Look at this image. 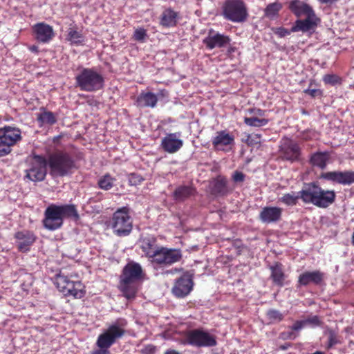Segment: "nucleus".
I'll use <instances>...</instances> for the list:
<instances>
[{"label":"nucleus","mask_w":354,"mask_h":354,"mask_svg":"<svg viewBox=\"0 0 354 354\" xmlns=\"http://www.w3.org/2000/svg\"><path fill=\"white\" fill-rule=\"evenodd\" d=\"M192 287L193 281L191 276L184 274L176 281L172 292L177 297H184L191 292Z\"/></svg>","instance_id":"obj_18"},{"label":"nucleus","mask_w":354,"mask_h":354,"mask_svg":"<svg viewBox=\"0 0 354 354\" xmlns=\"http://www.w3.org/2000/svg\"><path fill=\"white\" fill-rule=\"evenodd\" d=\"M280 153L283 159L294 162L299 159L301 149L297 142L286 138L280 146Z\"/></svg>","instance_id":"obj_13"},{"label":"nucleus","mask_w":354,"mask_h":354,"mask_svg":"<svg viewBox=\"0 0 354 354\" xmlns=\"http://www.w3.org/2000/svg\"><path fill=\"white\" fill-rule=\"evenodd\" d=\"M290 10L298 17L315 15V11L308 4L300 0H292L289 3Z\"/></svg>","instance_id":"obj_22"},{"label":"nucleus","mask_w":354,"mask_h":354,"mask_svg":"<svg viewBox=\"0 0 354 354\" xmlns=\"http://www.w3.org/2000/svg\"><path fill=\"white\" fill-rule=\"evenodd\" d=\"M270 269L271 270L270 277L273 283L278 286H283L286 276L283 270L282 265L277 263L271 266Z\"/></svg>","instance_id":"obj_27"},{"label":"nucleus","mask_w":354,"mask_h":354,"mask_svg":"<svg viewBox=\"0 0 354 354\" xmlns=\"http://www.w3.org/2000/svg\"><path fill=\"white\" fill-rule=\"evenodd\" d=\"M338 343V340L336 335L334 333L330 332L328 337V347L331 348Z\"/></svg>","instance_id":"obj_48"},{"label":"nucleus","mask_w":354,"mask_h":354,"mask_svg":"<svg viewBox=\"0 0 354 354\" xmlns=\"http://www.w3.org/2000/svg\"><path fill=\"white\" fill-rule=\"evenodd\" d=\"M266 317L270 323H277L283 319L284 315L278 310L269 309L266 312Z\"/></svg>","instance_id":"obj_39"},{"label":"nucleus","mask_w":354,"mask_h":354,"mask_svg":"<svg viewBox=\"0 0 354 354\" xmlns=\"http://www.w3.org/2000/svg\"><path fill=\"white\" fill-rule=\"evenodd\" d=\"M323 279V273L315 270L313 272H305L299 275V283L301 286H307L310 283L319 284Z\"/></svg>","instance_id":"obj_25"},{"label":"nucleus","mask_w":354,"mask_h":354,"mask_svg":"<svg viewBox=\"0 0 354 354\" xmlns=\"http://www.w3.org/2000/svg\"><path fill=\"white\" fill-rule=\"evenodd\" d=\"M140 247L146 257L151 260L160 248L157 245L156 239L153 236L143 238L141 241Z\"/></svg>","instance_id":"obj_24"},{"label":"nucleus","mask_w":354,"mask_h":354,"mask_svg":"<svg viewBox=\"0 0 354 354\" xmlns=\"http://www.w3.org/2000/svg\"><path fill=\"white\" fill-rule=\"evenodd\" d=\"M329 158L330 154L326 151L316 152L311 156L310 162L312 165L324 169L326 168Z\"/></svg>","instance_id":"obj_30"},{"label":"nucleus","mask_w":354,"mask_h":354,"mask_svg":"<svg viewBox=\"0 0 354 354\" xmlns=\"http://www.w3.org/2000/svg\"><path fill=\"white\" fill-rule=\"evenodd\" d=\"M338 1L339 0H319V1L321 3H324V4H333Z\"/></svg>","instance_id":"obj_55"},{"label":"nucleus","mask_w":354,"mask_h":354,"mask_svg":"<svg viewBox=\"0 0 354 354\" xmlns=\"http://www.w3.org/2000/svg\"><path fill=\"white\" fill-rule=\"evenodd\" d=\"M181 258L180 250L160 247L151 261L160 266H169L180 261Z\"/></svg>","instance_id":"obj_10"},{"label":"nucleus","mask_w":354,"mask_h":354,"mask_svg":"<svg viewBox=\"0 0 354 354\" xmlns=\"http://www.w3.org/2000/svg\"><path fill=\"white\" fill-rule=\"evenodd\" d=\"M127 326V322L124 318H119L110 324L97 337L95 343L97 348L91 354H111L109 348L124 335Z\"/></svg>","instance_id":"obj_1"},{"label":"nucleus","mask_w":354,"mask_h":354,"mask_svg":"<svg viewBox=\"0 0 354 354\" xmlns=\"http://www.w3.org/2000/svg\"><path fill=\"white\" fill-rule=\"evenodd\" d=\"M301 190L297 192H291L283 195L279 198V201L286 205L292 206L297 204L299 198L301 199Z\"/></svg>","instance_id":"obj_32"},{"label":"nucleus","mask_w":354,"mask_h":354,"mask_svg":"<svg viewBox=\"0 0 354 354\" xmlns=\"http://www.w3.org/2000/svg\"><path fill=\"white\" fill-rule=\"evenodd\" d=\"M313 354H324V353L323 352H321V351H316V352H315Z\"/></svg>","instance_id":"obj_58"},{"label":"nucleus","mask_w":354,"mask_h":354,"mask_svg":"<svg viewBox=\"0 0 354 354\" xmlns=\"http://www.w3.org/2000/svg\"><path fill=\"white\" fill-rule=\"evenodd\" d=\"M142 277V269L139 263L131 262L125 266L120 277V288L126 298L135 297Z\"/></svg>","instance_id":"obj_3"},{"label":"nucleus","mask_w":354,"mask_h":354,"mask_svg":"<svg viewBox=\"0 0 354 354\" xmlns=\"http://www.w3.org/2000/svg\"><path fill=\"white\" fill-rule=\"evenodd\" d=\"M110 226L113 233L118 236L129 235L133 228V220L129 215V209L123 207L117 209L110 221Z\"/></svg>","instance_id":"obj_7"},{"label":"nucleus","mask_w":354,"mask_h":354,"mask_svg":"<svg viewBox=\"0 0 354 354\" xmlns=\"http://www.w3.org/2000/svg\"><path fill=\"white\" fill-rule=\"evenodd\" d=\"M319 19L316 15L306 17L305 19H298L295 21V24L292 27V32H306L314 28L319 22Z\"/></svg>","instance_id":"obj_21"},{"label":"nucleus","mask_w":354,"mask_h":354,"mask_svg":"<svg viewBox=\"0 0 354 354\" xmlns=\"http://www.w3.org/2000/svg\"><path fill=\"white\" fill-rule=\"evenodd\" d=\"M244 122L250 127H260L266 126L268 123V120L266 118L260 119L257 116L245 117L244 118Z\"/></svg>","instance_id":"obj_36"},{"label":"nucleus","mask_w":354,"mask_h":354,"mask_svg":"<svg viewBox=\"0 0 354 354\" xmlns=\"http://www.w3.org/2000/svg\"><path fill=\"white\" fill-rule=\"evenodd\" d=\"M146 37L147 31L144 28H138L134 32V39L138 41H144Z\"/></svg>","instance_id":"obj_41"},{"label":"nucleus","mask_w":354,"mask_h":354,"mask_svg":"<svg viewBox=\"0 0 354 354\" xmlns=\"http://www.w3.org/2000/svg\"><path fill=\"white\" fill-rule=\"evenodd\" d=\"M223 17L234 23L245 21L248 17L246 6L241 0H226L222 6Z\"/></svg>","instance_id":"obj_8"},{"label":"nucleus","mask_w":354,"mask_h":354,"mask_svg":"<svg viewBox=\"0 0 354 354\" xmlns=\"http://www.w3.org/2000/svg\"><path fill=\"white\" fill-rule=\"evenodd\" d=\"M115 180V178L106 174L99 178L97 184L100 189L109 190L113 187Z\"/></svg>","instance_id":"obj_34"},{"label":"nucleus","mask_w":354,"mask_h":354,"mask_svg":"<svg viewBox=\"0 0 354 354\" xmlns=\"http://www.w3.org/2000/svg\"><path fill=\"white\" fill-rule=\"evenodd\" d=\"M47 165L49 166V174L53 178L70 175L76 168L73 157L64 151H57L50 153L48 158Z\"/></svg>","instance_id":"obj_5"},{"label":"nucleus","mask_w":354,"mask_h":354,"mask_svg":"<svg viewBox=\"0 0 354 354\" xmlns=\"http://www.w3.org/2000/svg\"><path fill=\"white\" fill-rule=\"evenodd\" d=\"M261 134H252L248 135L247 138V143L248 145H254L261 142Z\"/></svg>","instance_id":"obj_43"},{"label":"nucleus","mask_w":354,"mask_h":354,"mask_svg":"<svg viewBox=\"0 0 354 354\" xmlns=\"http://www.w3.org/2000/svg\"><path fill=\"white\" fill-rule=\"evenodd\" d=\"M37 119L43 124H54L57 122L56 117L53 112L43 111L38 114Z\"/></svg>","instance_id":"obj_35"},{"label":"nucleus","mask_w":354,"mask_h":354,"mask_svg":"<svg viewBox=\"0 0 354 354\" xmlns=\"http://www.w3.org/2000/svg\"><path fill=\"white\" fill-rule=\"evenodd\" d=\"M64 295H71L75 298H81L84 296L83 285L79 281H71L68 287H66V292H63Z\"/></svg>","instance_id":"obj_31"},{"label":"nucleus","mask_w":354,"mask_h":354,"mask_svg":"<svg viewBox=\"0 0 354 354\" xmlns=\"http://www.w3.org/2000/svg\"><path fill=\"white\" fill-rule=\"evenodd\" d=\"M306 325L304 320L297 321L291 327L292 330H299Z\"/></svg>","instance_id":"obj_50"},{"label":"nucleus","mask_w":354,"mask_h":354,"mask_svg":"<svg viewBox=\"0 0 354 354\" xmlns=\"http://www.w3.org/2000/svg\"><path fill=\"white\" fill-rule=\"evenodd\" d=\"M194 189L190 186L181 185L175 189L173 197L177 202H183L194 195Z\"/></svg>","instance_id":"obj_28"},{"label":"nucleus","mask_w":354,"mask_h":354,"mask_svg":"<svg viewBox=\"0 0 354 354\" xmlns=\"http://www.w3.org/2000/svg\"><path fill=\"white\" fill-rule=\"evenodd\" d=\"M33 30L37 40L41 43H48L55 37L53 27L44 22L35 24Z\"/></svg>","instance_id":"obj_20"},{"label":"nucleus","mask_w":354,"mask_h":354,"mask_svg":"<svg viewBox=\"0 0 354 354\" xmlns=\"http://www.w3.org/2000/svg\"><path fill=\"white\" fill-rule=\"evenodd\" d=\"M141 354H155V347L148 345L141 350Z\"/></svg>","instance_id":"obj_51"},{"label":"nucleus","mask_w":354,"mask_h":354,"mask_svg":"<svg viewBox=\"0 0 354 354\" xmlns=\"http://www.w3.org/2000/svg\"><path fill=\"white\" fill-rule=\"evenodd\" d=\"M67 39L73 44H81L84 41L82 34L74 27L68 29Z\"/></svg>","instance_id":"obj_33"},{"label":"nucleus","mask_w":354,"mask_h":354,"mask_svg":"<svg viewBox=\"0 0 354 354\" xmlns=\"http://www.w3.org/2000/svg\"><path fill=\"white\" fill-rule=\"evenodd\" d=\"M165 354H180V353H179L178 352L176 351L171 350V351H167L165 353Z\"/></svg>","instance_id":"obj_57"},{"label":"nucleus","mask_w":354,"mask_h":354,"mask_svg":"<svg viewBox=\"0 0 354 354\" xmlns=\"http://www.w3.org/2000/svg\"><path fill=\"white\" fill-rule=\"evenodd\" d=\"M158 102L157 96L151 93L147 92L141 93L137 99L138 106L141 107H151L156 106Z\"/></svg>","instance_id":"obj_29"},{"label":"nucleus","mask_w":354,"mask_h":354,"mask_svg":"<svg viewBox=\"0 0 354 354\" xmlns=\"http://www.w3.org/2000/svg\"><path fill=\"white\" fill-rule=\"evenodd\" d=\"M187 339L189 344L198 347H210L216 344V339L213 335L199 329L189 331Z\"/></svg>","instance_id":"obj_11"},{"label":"nucleus","mask_w":354,"mask_h":354,"mask_svg":"<svg viewBox=\"0 0 354 354\" xmlns=\"http://www.w3.org/2000/svg\"><path fill=\"white\" fill-rule=\"evenodd\" d=\"M301 196L305 203L326 208L335 201V193L334 191L324 190L315 183H309L302 188Z\"/></svg>","instance_id":"obj_4"},{"label":"nucleus","mask_w":354,"mask_h":354,"mask_svg":"<svg viewBox=\"0 0 354 354\" xmlns=\"http://www.w3.org/2000/svg\"><path fill=\"white\" fill-rule=\"evenodd\" d=\"M78 214L75 205H50L45 210L43 225L48 230L54 231L60 228L63 225L64 218H78Z\"/></svg>","instance_id":"obj_2"},{"label":"nucleus","mask_w":354,"mask_h":354,"mask_svg":"<svg viewBox=\"0 0 354 354\" xmlns=\"http://www.w3.org/2000/svg\"><path fill=\"white\" fill-rule=\"evenodd\" d=\"M76 86L81 91L93 92L101 89L104 85L102 75L93 68H83L75 76Z\"/></svg>","instance_id":"obj_6"},{"label":"nucleus","mask_w":354,"mask_h":354,"mask_svg":"<svg viewBox=\"0 0 354 354\" xmlns=\"http://www.w3.org/2000/svg\"><path fill=\"white\" fill-rule=\"evenodd\" d=\"M28 49L32 52V53H37L39 52V49H38V46H35V45H32V46H30L28 47Z\"/></svg>","instance_id":"obj_56"},{"label":"nucleus","mask_w":354,"mask_h":354,"mask_svg":"<svg viewBox=\"0 0 354 354\" xmlns=\"http://www.w3.org/2000/svg\"><path fill=\"white\" fill-rule=\"evenodd\" d=\"M213 192L221 196L227 193L226 180L225 179H217L213 186Z\"/></svg>","instance_id":"obj_37"},{"label":"nucleus","mask_w":354,"mask_h":354,"mask_svg":"<svg viewBox=\"0 0 354 354\" xmlns=\"http://www.w3.org/2000/svg\"><path fill=\"white\" fill-rule=\"evenodd\" d=\"M1 141V138H0V157L7 155L11 151L10 147L7 143Z\"/></svg>","instance_id":"obj_45"},{"label":"nucleus","mask_w":354,"mask_h":354,"mask_svg":"<svg viewBox=\"0 0 354 354\" xmlns=\"http://www.w3.org/2000/svg\"><path fill=\"white\" fill-rule=\"evenodd\" d=\"M129 181L131 185L136 186L140 185L143 181V178L140 175L131 174L129 176Z\"/></svg>","instance_id":"obj_44"},{"label":"nucleus","mask_w":354,"mask_h":354,"mask_svg":"<svg viewBox=\"0 0 354 354\" xmlns=\"http://www.w3.org/2000/svg\"><path fill=\"white\" fill-rule=\"evenodd\" d=\"M304 322H305L306 324H311L314 326H317L321 324L319 318L317 315L310 317L307 318L306 319H305Z\"/></svg>","instance_id":"obj_47"},{"label":"nucleus","mask_w":354,"mask_h":354,"mask_svg":"<svg viewBox=\"0 0 354 354\" xmlns=\"http://www.w3.org/2000/svg\"><path fill=\"white\" fill-rule=\"evenodd\" d=\"M71 281V280H70L67 276L62 274H57L55 279V284L62 293L66 292V287H68Z\"/></svg>","instance_id":"obj_38"},{"label":"nucleus","mask_w":354,"mask_h":354,"mask_svg":"<svg viewBox=\"0 0 354 354\" xmlns=\"http://www.w3.org/2000/svg\"><path fill=\"white\" fill-rule=\"evenodd\" d=\"M183 145V140L181 139L180 132L167 133L161 140V147L169 153H176Z\"/></svg>","instance_id":"obj_14"},{"label":"nucleus","mask_w":354,"mask_h":354,"mask_svg":"<svg viewBox=\"0 0 354 354\" xmlns=\"http://www.w3.org/2000/svg\"><path fill=\"white\" fill-rule=\"evenodd\" d=\"M305 93L309 94L312 97H315L317 94L320 93V91L318 89H306Z\"/></svg>","instance_id":"obj_53"},{"label":"nucleus","mask_w":354,"mask_h":354,"mask_svg":"<svg viewBox=\"0 0 354 354\" xmlns=\"http://www.w3.org/2000/svg\"><path fill=\"white\" fill-rule=\"evenodd\" d=\"M178 18V12L171 8H167L162 12L160 24L164 27H173L176 25Z\"/></svg>","instance_id":"obj_26"},{"label":"nucleus","mask_w":354,"mask_h":354,"mask_svg":"<svg viewBox=\"0 0 354 354\" xmlns=\"http://www.w3.org/2000/svg\"><path fill=\"white\" fill-rule=\"evenodd\" d=\"M231 39L225 35L221 34L218 32L211 29L209 30L207 37H205L203 43L209 50H212L215 48H223L227 46Z\"/></svg>","instance_id":"obj_12"},{"label":"nucleus","mask_w":354,"mask_h":354,"mask_svg":"<svg viewBox=\"0 0 354 354\" xmlns=\"http://www.w3.org/2000/svg\"><path fill=\"white\" fill-rule=\"evenodd\" d=\"M1 138V142H4L11 147L21 139V131L18 128L6 126L2 128Z\"/></svg>","instance_id":"obj_23"},{"label":"nucleus","mask_w":354,"mask_h":354,"mask_svg":"<svg viewBox=\"0 0 354 354\" xmlns=\"http://www.w3.org/2000/svg\"><path fill=\"white\" fill-rule=\"evenodd\" d=\"M323 80L326 84L332 85H335L339 82V77L335 75H326Z\"/></svg>","instance_id":"obj_46"},{"label":"nucleus","mask_w":354,"mask_h":354,"mask_svg":"<svg viewBox=\"0 0 354 354\" xmlns=\"http://www.w3.org/2000/svg\"><path fill=\"white\" fill-rule=\"evenodd\" d=\"M47 160L41 156H34L29 167L26 169V178L33 182L42 181L47 173Z\"/></svg>","instance_id":"obj_9"},{"label":"nucleus","mask_w":354,"mask_h":354,"mask_svg":"<svg viewBox=\"0 0 354 354\" xmlns=\"http://www.w3.org/2000/svg\"><path fill=\"white\" fill-rule=\"evenodd\" d=\"M233 180L236 183L243 182L245 179V175L240 171H235L233 174Z\"/></svg>","instance_id":"obj_49"},{"label":"nucleus","mask_w":354,"mask_h":354,"mask_svg":"<svg viewBox=\"0 0 354 354\" xmlns=\"http://www.w3.org/2000/svg\"><path fill=\"white\" fill-rule=\"evenodd\" d=\"M281 335L283 339H295V337L293 332L282 333Z\"/></svg>","instance_id":"obj_54"},{"label":"nucleus","mask_w":354,"mask_h":354,"mask_svg":"<svg viewBox=\"0 0 354 354\" xmlns=\"http://www.w3.org/2000/svg\"><path fill=\"white\" fill-rule=\"evenodd\" d=\"M281 8V5L279 3H272L269 4L266 10V16L269 18H273L277 15L279 11Z\"/></svg>","instance_id":"obj_40"},{"label":"nucleus","mask_w":354,"mask_h":354,"mask_svg":"<svg viewBox=\"0 0 354 354\" xmlns=\"http://www.w3.org/2000/svg\"><path fill=\"white\" fill-rule=\"evenodd\" d=\"M272 31L274 32V34L278 35L279 37H284L287 35H290L291 32H293L292 31V28L290 30H288L283 27L274 28H272Z\"/></svg>","instance_id":"obj_42"},{"label":"nucleus","mask_w":354,"mask_h":354,"mask_svg":"<svg viewBox=\"0 0 354 354\" xmlns=\"http://www.w3.org/2000/svg\"><path fill=\"white\" fill-rule=\"evenodd\" d=\"M16 245L20 252H26L30 250L31 245L35 241L36 237L33 232L23 230L15 234Z\"/></svg>","instance_id":"obj_17"},{"label":"nucleus","mask_w":354,"mask_h":354,"mask_svg":"<svg viewBox=\"0 0 354 354\" xmlns=\"http://www.w3.org/2000/svg\"><path fill=\"white\" fill-rule=\"evenodd\" d=\"M321 178L344 185L354 183V171H328L321 174Z\"/></svg>","instance_id":"obj_15"},{"label":"nucleus","mask_w":354,"mask_h":354,"mask_svg":"<svg viewBox=\"0 0 354 354\" xmlns=\"http://www.w3.org/2000/svg\"><path fill=\"white\" fill-rule=\"evenodd\" d=\"M283 209L279 207L266 206L259 214L260 221L266 224L277 223L281 218Z\"/></svg>","instance_id":"obj_19"},{"label":"nucleus","mask_w":354,"mask_h":354,"mask_svg":"<svg viewBox=\"0 0 354 354\" xmlns=\"http://www.w3.org/2000/svg\"><path fill=\"white\" fill-rule=\"evenodd\" d=\"M213 147L218 151H224L234 145V136L227 131H219L212 139Z\"/></svg>","instance_id":"obj_16"},{"label":"nucleus","mask_w":354,"mask_h":354,"mask_svg":"<svg viewBox=\"0 0 354 354\" xmlns=\"http://www.w3.org/2000/svg\"><path fill=\"white\" fill-rule=\"evenodd\" d=\"M250 113H254V114L255 115L254 116H264L265 115V113L266 111L264 110H262V109H251L250 111Z\"/></svg>","instance_id":"obj_52"}]
</instances>
